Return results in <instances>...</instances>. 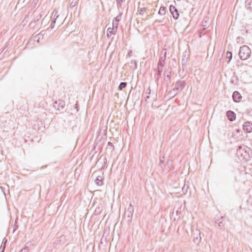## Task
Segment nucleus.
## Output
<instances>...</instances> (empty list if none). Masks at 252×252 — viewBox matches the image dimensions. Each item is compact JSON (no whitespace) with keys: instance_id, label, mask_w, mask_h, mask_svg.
<instances>
[{"instance_id":"nucleus-1","label":"nucleus","mask_w":252,"mask_h":252,"mask_svg":"<svg viewBox=\"0 0 252 252\" xmlns=\"http://www.w3.org/2000/svg\"><path fill=\"white\" fill-rule=\"evenodd\" d=\"M133 212L134 207L130 203L127 210H126L124 213L123 221L124 222H126V223L129 224L132 220Z\"/></svg>"},{"instance_id":"nucleus-2","label":"nucleus","mask_w":252,"mask_h":252,"mask_svg":"<svg viewBox=\"0 0 252 252\" xmlns=\"http://www.w3.org/2000/svg\"><path fill=\"white\" fill-rule=\"evenodd\" d=\"M251 55V50L247 45H243L240 47L239 55L242 60L249 58Z\"/></svg>"},{"instance_id":"nucleus-3","label":"nucleus","mask_w":252,"mask_h":252,"mask_svg":"<svg viewBox=\"0 0 252 252\" xmlns=\"http://www.w3.org/2000/svg\"><path fill=\"white\" fill-rule=\"evenodd\" d=\"M236 154L239 158L245 159L247 156V153L242 148L241 146H239L237 150Z\"/></svg>"},{"instance_id":"nucleus-4","label":"nucleus","mask_w":252,"mask_h":252,"mask_svg":"<svg viewBox=\"0 0 252 252\" xmlns=\"http://www.w3.org/2000/svg\"><path fill=\"white\" fill-rule=\"evenodd\" d=\"M186 86V83L185 81L179 80L176 82L175 85V89L177 92H181L184 88Z\"/></svg>"},{"instance_id":"nucleus-5","label":"nucleus","mask_w":252,"mask_h":252,"mask_svg":"<svg viewBox=\"0 0 252 252\" xmlns=\"http://www.w3.org/2000/svg\"><path fill=\"white\" fill-rule=\"evenodd\" d=\"M169 10L173 18L176 20L178 19L179 17V13L176 7L171 5L169 7Z\"/></svg>"},{"instance_id":"nucleus-6","label":"nucleus","mask_w":252,"mask_h":252,"mask_svg":"<svg viewBox=\"0 0 252 252\" xmlns=\"http://www.w3.org/2000/svg\"><path fill=\"white\" fill-rule=\"evenodd\" d=\"M65 105V102L63 100L59 99L55 101L54 103L53 106L55 108L57 109L58 110H60V109H63L64 108Z\"/></svg>"},{"instance_id":"nucleus-7","label":"nucleus","mask_w":252,"mask_h":252,"mask_svg":"<svg viewBox=\"0 0 252 252\" xmlns=\"http://www.w3.org/2000/svg\"><path fill=\"white\" fill-rule=\"evenodd\" d=\"M173 161L172 159H169L167 160L166 163L164 167H163L162 170L164 172L166 173H168L170 171L171 167L172 166L173 164Z\"/></svg>"},{"instance_id":"nucleus-8","label":"nucleus","mask_w":252,"mask_h":252,"mask_svg":"<svg viewBox=\"0 0 252 252\" xmlns=\"http://www.w3.org/2000/svg\"><path fill=\"white\" fill-rule=\"evenodd\" d=\"M243 129L247 132L250 133L252 132V124L249 122H246L243 126Z\"/></svg>"},{"instance_id":"nucleus-9","label":"nucleus","mask_w":252,"mask_h":252,"mask_svg":"<svg viewBox=\"0 0 252 252\" xmlns=\"http://www.w3.org/2000/svg\"><path fill=\"white\" fill-rule=\"evenodd\" d=\"M226 116L228 119L231 122H233L236 119V114L233 111L231 110L227 111Z\"/></svg>"},{"instance_id":"nucleus-10","label":"nucleus","mask_w":252,"mask_h":252,"mask_svg":"<svg viewBox=\"0 0 252 252\" xmlns=\"http://www.w3.org/2000/svg\"><path fill=\"white\" fill-rule=\"evenodd\" d=\"M117 29L115 27L114 24H112V28H108L107 30V36L108 37L110 36V34H115L117 32Z\"/></svg>"},{"instance_id":"nucleus-11","label":"nucleus","mask_w":252,"mask_h":252,"mask_svg":"<svg viewBox=\"0 0 252 252\" xmlns=\"http://www.w3.org/2000/svg\"><path fill=\"white\" fill-rule=\"evenodd\" d=\"M232 98L235 102H238L240 101L242 96L238 91H235L232 94Z\"/></svg>"},{"instance_id":"nucleus-12","label":"nucleus","mask_w":252,"mask_h":252,"mask_svg":"<svg viewBox=\"0 0 252 252\" xmlns=\"http://www.w3.org/2000/svg\"><path fill=\"white\" fill-rule=\"evenodd\" d=\"M166 59V53H164V56L160 57L158 63V67H160L163 68L164 64V62Z\"/></svg>"},{"instance_id":"nucleus-13","label":"nucleus","mask_w":252,"mask_h":252,"mask_svg":"<svg viewBox=\"0 0 252 252\" xmlns=\"http://www.w3.org/2000/svg\"><path fill=\"white\" fill-rule=\"evenodd\" d=\"M238 81L237 76L234 74L231 78L230 83L233 85H238Z\"/></svg>"},{"instance_id":"nucleus-14","label":"nucleus","mask_w":252,"mask_h":252,"mask_svg":"<svg viewBox=\"0 0 252 252\" xmlns=\"http://www.w3.org/2000/svg\"><path fill=\"white\" fill-rule=\"evenodd\" d=\"M95 184L98 186H101L103 184V178L101 176H98L95 180Z\"/></svg>"},{"instance_id":"nucleus-15","label":"nucleus","mask_w":252,"mask_h":252,"mask_svg":"<svg viewBox=\"0 0 252 252\" xmlns=\"http://www.w3.org/2000/svg\"><path fill=\"white\" fill-rule=\"evenodd\" d=\"M162 70H163V68H162V67H158L157 73L156 75V80L157 81H158L159 78L160 77V76L161 75L162 72Z\"/></svg>"},{"instance_id":"nucleus-16","label":"nucleus","mask_w":252,"mask_h":252,"mask_svg":"<svg viewBox=\"0 0 252 252\" xmlns=\"http://www.w3.org/2000/svg\"><path fill=\"white\" fill-rule=\"evenodd\" d=\"M7 242V239L6 238H4L3 239L1 245L0 246V249L1 250L0 252H4L5 249L6 244Z\"/></svg>"},{"instance_id":"nucleus-17","label":"nucleus","mask_w":252,"mask_h":252,"mask_svg":"<svg viewBox=\"0 0 252 252\" xmlns=\"http://www.w3.org/2000/svg\"><path fill=\"white\" fill-rule=\"evenodd\" d=\"M122 13H120L115 18V21L113 23L114 24L115 27L117 29L119 22L120 20Z\"/></svg>"},{"instance_id":"nucleus-18","label":"nucleus","mask_w":252,"mask_h":252,"mask_svg":"<svg viewBox=\"0 0 252 252\" xmlns=\"http://www.w3.org/2000/svg\"><path fill=\"white\" fill-rule=\"evenodd\" d=\"M245 3L246 8L250 11L252 10V0H246Z\"/></svg>"},{"instance_id":"nucleus-19","label":"nucleus","mask_w":252,"mask_h":252,"mask_svg":"<svg viewBox=\"0 0 252 252\" xmlns=\"http://www.w3.org/2000/svg\"><path fill=\"white\" fill-rule=\"evenodd\" d=\"M170 76L164 75V82L166 85H168L170 83Z\"/></svg>"},{"instance_id":"nucleus-20","label":"nucleus","mask_w":252,"mask_h":252,"mask_svg":"<svg viewBox=\"0 0 252 252\" xmlns=\"http://www.w3.org/2000/svg\"><path fill=\"white\" fill-rule=\"evenodd\" d=\"M158 13L160 15H164L166 13L165 7L161 6L160 8Z\"/></svg>"},{"instance_id":"nucleus-21","label":"nucleus","mask_w":252,"mask_h":252,"mask_svg":"<svg viewBox=\"0 0 252 252\" xmlns=\"http://www.w3.org/2000/svg\"><path fill=\"white\" fill-rule=\"evenodd\" d=\"M179 92H177L175 88H173L172 90H171L169 93L171 97H174L176 95L178 94Z\"/></svg>"},{"instance_id":"nucleus-22","label":"nucleus","mask_w":252,"mask_h":252,"mask_svg":"<svg viewBox=\"0 0 252 252\" xmlns=\"http://www.w3.org/2000/svg\"><path fill=\"white\" fill-rule=\"evenodd\" d=\"M102 207L101 206H98L97 208L95 209L94 214L95 215H98L100 214L102 211Z\"/></svg>"},{"instance_id":"nucleus-23","label":"nucleus","mask_w":252,"mask_h":252,"mask_svg":"<svg viewBox=\"0 0 252 252\" xmlns=\"http://www.w3.org/2000/svg\"><path fill=\"white\" fill-rule=\"evenodd\" d=\"M127 85V83L126 82H121L120 83L118 88L119 90H122L124 88H125Z\"/></svg>"},{"instance_id":"nucleus-24","label":"nucleus","mask_w":252,"mask_h":252,"mask_svg":"<svg viewBox=\"0 0 252 252\" xmlns=\"http://www.w3.org/2000/svg\"><path fill=\"white\" fill-rule=\"evenodd\" d=\"M189 188V185L185 184L184 187L182 188V191L184 194H186L188 192Z\"/></svg>"},{"instance_id":"nucleus-25","label":"nucleus","mask_w":252,"mask_h":252,"mask_svg":"<svg viewBox=\"0 0 252 252\" xmlns=\"http://www.w3.org/2000/svg\"><path fill=\"white\" fill-rule=\"evenodd\" d=\"M164 162V157H162V158H160L159 163V166L162 169L163 168V163Z\"/></svg>"},{"instance_id":"nucleus-26","label":"nucleus","mask_w":252,"mask_h":252,"mask_svg":"<svg viewBox=\"0 0 252 252\" xmlns=\"http://www.w3.org/2000/svg\"><path fill=\"white\" fill-rule=\"evenodd\" d=\"M237 43L239 44H243L244 43V39L241 36H238L236 39Z\"/></svg>"},{"instance_id":"nucleus-27","label":"nucleus","mask_w":252,"mask_h":252,"mask_svg":"<svg viewBox=\"0 0 252 252\" xmlns=\"http://www.w3.org/2000/svg\"><path fill=\"white\" fill-rule=\"evenodd\" d=\"M151 93V89L149 87L146 91L145 94H148L146 97H145V100L147 101L148 99L150 98V94Z\"/></svg>"},{"instance_id":"nucleus-28","label":"nucleus","mask_w":252,"mask_h":252,"mask_svg":"<svg viewBox=\"0 0 252 252\" xmlns=\"http://www.w3.org/2000/svg\"><path fill=\"white\" fill-rule=\"evenodd\" d=\"M171 72V69L169 67L168 68L165 70L163 75L170 76Z\"/></svg>"},{"instance_id":"nucleus-29","label":"nucleus","mask_w":252,"mask_h":252,"mask_svg":"<svg viewBox=\"0 0 252 252\" xmlns=\"http://www.w3.org/2000/svg\"><path fill=\"white\" fill-rule=\"evenodd\" d=\"M226 58L229 59L228 62L229 63L232 58V53L230 52L227 51L226 53Z\"/></svg>"},{"instance_id":"nucleus-30","label":"nucleus","mask_w":252,"mask_h":252,"mask_svg":"<svg viewBox=\"0 0 252 252\" xmlns=\"http://www.w3.org/2000/svg\"><path fill=\"white\" fill-rule=\"evenodd\" d=\"M216 223L218 224L220 228H221L224 226V223L222 221H220L219 220H217L215 221Z\"/></svg>"},{"instance_id":"nucleus-31","label":"nucleus","mask_w":252,"mask_h":252,"mask_svg":"<svg viewBox=\"0 0 252 252\" xmlns=\"http://www.w3.org/2000/svg\"><path fill=\"white\" fill-rule=\"evenodd\" d=\"M58 16H56V18H55L54 19V20L52 22L51 24V25H50V27L51 28V29H53V28H54V26H55V23H56V19H57V18H58Z\"/></svg>"},{"instance_id":"nucleus-32","label":"nucleus","mask_w":252,"mask_h":252,"mask_svg":"<svg viewBox=\"0 0 252 252\" xmlns=\"http://www.w3.org/2000/svg\"><path fill=\"white\" fill-rule=\"evenodd\" d=\"M77 3V1L76 0H73L70 3V6L73 7L76 5Z\"/></svg>"},{"instance_id":"nucleus-33","label":"nucleus","mask_w":252,"mask_h":252,"mask_svg":"<svg viewBox=\"0 0 252 252\" xmlns=\"http://www.w3.org/2000/svg\"><path fill=\"white\" fill-rule=\"evenodd\" d=\"M146 10V8H145V7L141 8L139 10V14L141 15H143L144 13V12H145Z\"/></svg>"},{"instance_id":"nucleus-34","label":"nucleus","mask_w":252,"mask_h":252,"mask_svg":"<svg viewBox=\"0 0 252 252\" xmlns=\"http://www.w3.org/2000/svg\"><path fill=\"white\" fill-rule=\"evenodd\" d=\"M29 249L28 247H24L23 249L19 251V252H28Z\"/></svg>"},{"instance_id":"nucleus-35","label":"nucleus","mask_w":252,"mask_h":252,"mask_svg":"<svg viewBox=\"0 0 252 252\" xmlns=\"http://www.w3.org/2000/svg\"><path fill=\"white\" fill-rule=\"evenodd\" d=\"M199 238H198L197 237H196L195 240H194L195 242L199 243L200 242L201 237H200V232L199 233Z\"/></svg>"},{"instance_id":"nucleus-36","label":"nucleus","mask_w":252,"mask_h":252,"mask_svg":"<svg viewBox=\"0 0 252 252\" xmlns=\"http://www.w3.org/2000/svg\"><path fill=\"white\" fill-rule=\"evenodd\" d=\"M205 23H206V24H205V25H204V24H203V26L204 27L202 28V30H203V31L205 30L206 29V28H206V27L207 26V22L205 21Z\"/></svg>"},{"instance_id":"nucleus-37","label":"nucleus","mask_w":252,"mask_h":252,"mask_svg":"<svg viewBox=\"0 0 252 252\" xmlns=\"http://www.w3.org/2000/svg\"><path fill=\"white\" fill-rule=\"evenodd\" d=\"M132 54V51L131 50L129 51L128 52V54H127V56H128V57L131 56Z\"/></svg>"},{"instance_id":"nucleus-38","label":"nucleus","mask_w":252,"mask_h":252,"mask_svg":"<svg viewBox=\"0 0 252 252\" xmlns=\"http://www.w3.org/2000/svg\"><path fill=\"white\" fill-rule=\"evenodd\" d=\"M134 63V64H135V67L136 68V66H137V61H135V60H134V61L132 60V61H131V63Z\"/></svg>"},{"instance_id":"nucleus-39","label":"nucleus","mask_w":252,"mask_h":252,"mask_svg":"<svg viewBox=\"0 0 252 252\" xmlns=\"http://www.w3.org/2000/svg\"><path fill=\"white\" fill-rule=\"evenodd\" d=\"M108 146H113V144L111 142H108Z\"/></svg>"},{"instance_id":"nucleus-40","label":"nucleus","mask_w":252,"mask_h":252,"mask_svg":"<svg viewBox=\"0 0 252 252\" xmlns=\"http://www.w3.org/2000/svg\"><path fill=\"white\" fill-rule=\"evenodd\" d=\"M57 12H56L55 13V15H54V17H56V16H57Z\"/></svg>"},{"instance_id":"nucleus-41","label":"nucleus","mask_w":252,"mask_h":252,"mask_svg":"<svg viewBox=\"0 0 252 252\" xmlns=\"http://www.w3.org/2000/svg\"><path fill=\"white\" fill-rule=\"evenodd\" d=\"M38 35L39 36H43V34L40 33V34H38Z\"/></svg>"},{"instance_id":"nucleus-42","label":"nucleus","mask_w":252,"mask_h":252,"mask_svg":"<svg viewBox=\"0 0 252 252\" xmlns=\"http://www.w3.org/2000/svg\"><path fill=\"white\" fill-rule=\"evenodd\" d=\"M159 22V21H158V20H156L155 22Z\"/></svg>"},{"instance_id":"nucleus-43","label":"nucleus","mask_w":252,"mask_h":252,"mask_svg":"<svg viewBox=\"0 0 252 252\" xmlns=\"http://www.w3.org/2000/svg\"><path fill=\"white\" fill-rule=\"evenodd\" d=\"M36 21V20H34V22L35 23V22Z\"/></svg>"},{"instance_id":"nucleus-44","label":"nucleus","mask_w":252,"mask_h":252,"mask_svg":"<svg viewBox=\"0 0 252 252\" xmlns=\"http://www.w3.org/2000/svg\"><path fill=\"white\" fill-rule=\"evenodd\" d=\"M36 21V20H34V22L35 23V22Z\"/></svg>"}]
</instances>
